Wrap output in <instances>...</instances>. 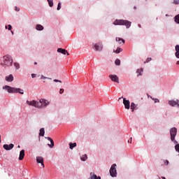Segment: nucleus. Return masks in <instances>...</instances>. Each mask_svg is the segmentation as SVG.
<instances>
[{"label":"nucleus","mask_w":179,"mask_h":179,"mask_svg":"<svg viewBox=\"0 0 179 179\" xmlns=\"http://www.w3.org/2000/svg\"><path fill=\"white\" fill-rule=\"evenodd\" d=\"M110 175L112 177H117V164H113L109 171Z\"/></svg>","instance_id":"6"},{"label":"nucleus","mask_w":179,"mask_h":179,"mask_svg":"<svg viewBox=\"0 0 179 179\" xmlns=\"http://www.w3.org/2000/svg\"><path fill=\"white\" fill-rule=\"evenodd\" d=\"M150 61H152V57H148L144 62V64H148V62H150Z\"/></svg>","instance_id":"33"},{"label":"nucleus","mask_w":179,"mask_h":179,"mask_svg":"<svg viewBox=\"0 0 179 179\" xmlns=\"http://www.w3.org/2000/svg\"><path fill=\"white\" fill-rule=\"evenodd\" d=\"M17 148H20V145H18Z\"/></svg>","instance_id":"53"},{"label":"nucleus","mask_w":179,"mask_h":179,"mask_svg":"<svg viewBox=\"0 0 179 179\" xmlns=\"http://www.w3.org/2000/svg\"><path fill=\"white\" fill-rule=\"evenodd\" d=\"M39 104L41 106V108H45L50 106V101L45 99H41L39 100Z\"/></svg>","instance_id":"7"},{"label":"nucleus","mask_w":179,"mask_h":179,"mask_svg":"<svg viewBox=\"0 0 179 179\" xmlns=\"http://www.w3.org/2000/svg\"><path fill=\"white\" fill-rule=\"evenodd\" d=\"M61 2H59L57 4V10H61Z\"/></svg>","instance_id":"35"},{"label":"nucleus","mask_w":179,"mask_h":179,"mask_svg":"<svg viewBox=\"0 0 179 179\" xmlns=\"http://www.w3.org/2000/svg\"><path fill=\"white\" fill-rule=\"evenodd\" d=\"M24 159V150H22L20 152L19 160H23Z\"/></svg>","instance_id":"21"},{"label":"nucleus","mask_w":179,"mask_h":179,"mask_svg":"<svg viewBox=\"0 0 179 179\" xmlns=\"http://www.w3.org/2000/svg\"><path fill=\"white\" fill-rule=\"evenodd\" d=\"M136 73H137V76H142L143 73V68H141L136 70Z\"/></svg>","instance_id":"20"},{"label":"nucleus","mask_w":179,"mask_h":179,"mask_svg":"<svg viewBox=\"0 0 179 179\" xmlns=\"http://www.w3.org/2000/svg\"><path fill=\"white\" fill-rule=\"evenodd\" d=\"M176 65H179V60L176 62Z\"/></svg>","instance_id":"48"},{"label":"nucleus","mask_w":179,"mask_h":179,"mask_svg":"<svg viewBox=\"0 0 179 179\" xmlns=\"http://www.w3.org/2000/svg\"><path fill=\"white\" fill-rule=\"evenodd\" d=\"M35 29L37 31H43V30H44V27L40 24H37Z\"/></svg>","instance_id":"17"},{"label":"nucleus","mask_w":179,"mask_h":179,"mask_svg":"<svg viewBox=\"0 0 179 179\" xmlns=\"http://www.w3.org/2000/svg\"><path fill=\"white\" fill-rule=\"evenodd\" d=\"M10 31L12 34H15V32H13V31L11 30Z\"/></svg>","instance_id":"49"},{"label":"nucleus","mask_w":179,"mask_h":179,"mask_svg":"<svg viewBox=\"0 0 179 179\" xmlns=\"http://www.w3.org/2000/svg\"><path fill=\"white\" fill-rule=\"evenodd\" d=\"M168 104L171 106V107H176L177 106L178 108H179V100L176 99V101L174 100H169L168 101Z\"/></svg>","instance_id":"9"},{"label":"nucleus","mask_w":179,"mask_h":179,"mask_svg":"<svg viewBox=\"0 0 179 179\" xmlns=\"http://www.w3.org/2000/svg\"><path fill=\"white\" fill-rule=\"evenodd\" d=\"M34 65H37V62H34Z\"/></svg>","instance_id":"52"},{"label":"nucleus","mask_w":179,"mask_h":179,"mask_svg":"<svg viewBox=\"0 0 179 179\" xmlns=\"http://www.w3.org/2000/svg\"><path fill=\"white\" fill-rule=\"evenodd\" d=\"M173 3L175 5H179V0H173Z\"/></svg>","instance_id":"38"},{"label":"nucleus","mask_w":179,"mask_h":179,"mask_svg":"<svg viewBox=\"0 0 179 179\" xmlns=\"http://www.w3.org/2000/svg\"><path fill=\"white\" fill-rule=\"evenodd\" d=\"M163 162H164V165L165 166H169V160H167V159H164L163 160Z\"/></svg>","instance_id":"34"},{"label":"nucleus","mask_w":179,"mask_h":179,"mask_svg":"<svg viewBox=\"0 0 179 179\" xmlns=\"http://www.w3.org/2000/svg\"><path fill=\"white\" fill-rule=\"evenodd\" d=\"M90 179H101V176H97V175L94 174L93 172L90 173Z\"/></svg>","instance_id":"19"},{"label":"nucleus","mask_w":179,"mask_h":179,"mask_svg":"<svg viewBox=\"0 0 179 179\" xmlns=\"http://www.w3.org/2000/svg\"><path fill=\"white\" fill-rule=\"evenodd\" d=\"M134 9H136V6H134Z\"/></svg>","instance_id":"54"},{"label":"nucleus","mask_w":179,"mask_h":179,"mask_svg":"<svg viewBox=\"0 0 179 179\" xmlns=\"http://www.w3.org/2000/svg\"><path fill=\"white\" fill-rule=\"evenodd\" d=\"M123 104L126 110H129V108H131V102L129 101V100L123 98Z\"/></svg>","instance_id":"10"},{"label":"nucleus","mask_w":179,"mask_h":179,"mask_svg":"<svg viewBox=\"0 0 179 179\" xmlns=\"http://www.w3.org/2000/svg\"><path fill=\"white\" fill-rule=\"evenodd\" d=\"M31 76L32 78H36V76H37V74L32 73L31 75Z\"/></svg>","instance_id":"43"},{"label":"nucleus","mask_w":179,"mask_h":179,"mask_svg":"<svg viewBox=\"0 0 179 179\" xmlns=\"http://www.w3.org/2000/svg\"><path fill=\"white\" fill-rule=\"evenodd\" d=\"M170 136L171 142L177 143V141L176 140V136H177V128L172 127L170 129Z\"/></svg>","instance_id":"4"},{"label":"nucleus","mask_w":179,"mask_h":179,"mask_svg":"<svg viewBox=\"0 0 179 179\" xmlns=\"http://www.w3.org/2000/svg\"><path fill=\"white\" fill-rule=\"evenodd\" d=\"M110 79L112 80V82H115V83H120V79L118 78V76L117 75H109Z\"/></svg>","instance_id":"11"},{"label":"nucleus","mask_w":179,"mask_h":179,"mask_svg":"<svg viewBox=\"0 0 179 179\" xmlns=\"http://www.w3.org/2000/svg\"><path fill=\"white\" fill-rule=\"evenodd\" d=\"M122 99H124V97L122 96V97L119 98V100H121Z\"/></svg>","instance_id":"50"},{"label":"nucleus","mask_w":179,"mask_h":179,"mask_svg":"<svg viewBox=\"0 0 179 179\" xmlns=\"http://www.w3.org/2000/svg\"><path fill=\"white\" fill-rule=\"evenodd\" d=\"M175 57H176V58H178L179 59V52L178 51H176Z\"/></svg>","instance_id":"36"},{"label":"nucleus","mask_w":179,"mask_h":179,"mask_svg":"<svg viewBox=\"0 0 179 179\" xmlns=\"http://www.w3.org/2000/svg\"><path fill=\"white\" fill-rule=\"evenodd\" d=\"M36 163L41 164V166L44 168V158L43 157H36Z\"/></svg>","instance_id":"15"},{"label":"nucleus","mask_w":179,"mask_h":179,"mask_svg":"<svg viewBox=\"0 0 179 179\" xmlns=\"http://www.w3.org/2000/svg\"><path fill=\"white\" fill-rule=\"evenodd\" d=\"M64 89H62V88H61L60 90H59V94H62V93H64Z\"/></svg>","instance_id":"42"},{"label":"nucleus","mask_w":179,"mask_h":179,"mask_svg":"<svg viewBox=\"0 0 179 179\" xmlns=\"http://www.w3.org/2000/svg\"><path fill=\"white\" fill-rule=\"evenodd\" d=\"M86 160H87V155L85 154L80 156L81 162H86Z\"/></svg>","instance_id":"24"},{"label":"nucleus","mask_w":179,"mask_h":179,"mask_svg":"<svg viewBox=\"0 0 179 179\" xmlns=\"http://www.w3.org/2000/svg\"><path fill=\"white\" fill-rule=\"evenodd\" d=\"M114 26H125L126 29H129L132 22L127 20H115L113 22Z\"/></svg>","instance_id":"2"},{"label":"nucleus","mask_w":179,"mask_h":179,"mask_svg":"<svg viewBox=\"0 0 179 179\" xmlns=\"http://www.w3.org/2000/svg\"><path fill=\"white\" fill-rule=\"evenodd\" d=\"M116 41H117L119 44H125V40L122 39V38L117 37Z\"/></svg>","instance_id":"22"},{"label":"nucleus","mask_w":179,"mask_h":179,"mask_svg":"<svg viewBox=\"0 0 179 179\" xmlns=\"http://www.w3.org/2000/svg\"><path fill=\"white\" fill-rule=\"evenodd\" d=\"M69 148L72 150L73 148H76V143H69Z\"/></svg>","instance_id":"27"},{"label":"nucleus","mask_w":179,"mask_h":179,"mask_svg":"<svg viewBox=\"0 0 179 179\" xmlns=\"http://www.w3.org/2000/svg\"><path fill=\"white\" fill-rule=\"evenodd\" d=\"M137 107H138V105L135 104V103H134V102L131 103L130 108H131L132 113H134V111H135V110H138Z\"/></svg>","instance_id":"18"},{"label":"nucleus","mask_w":179,"mask_h":179,"mask_svg":"<svg viewBox=\"0 0 179 179\" xmlns=\"http://www.w3.org/2000/svg\"><path fill=\"white\" fill-rule=\"evenodd\" d=\"M41 79H47V77L44 76H41Z\"/></svg>","instance_id":"44"},{"label":"nucleus","mask_w":179,"mask_h":179,"mask_svg":"<svg viewBox=\"0 0 179 179\" xmlns=\"http://www.w3.org/2000/svg\"><path fill=\"white\" fill-rule=\"evenodd\" d=\"M5 29H6V30L8 29L10 31H12L13 27H12V25L8 24V25H6L5 26Z\"/></svg>","instance_id":"32"},{"label":"nucleus","mask_w":179,"mask_h":179,"mask_svg":"<svg viewBox=\"0 0 179 179\" xmlns=\"http://www.w3.org/2000/svg\"><path fill=\"white\" fill-rule=\"evenodd\" d=\"M148 98L150 97V99H152V100H153V99H154L152 96H150V95H149V94H148Z\"/></svg>","instance_id":"46"},{"label":"nucleus","mask_w":179,"mask_h":179,"mask_svg":"<svg viewBox=\"0 0 179 179\" xmlns=\"http://www.w3.org/2000/svg\"><path fill=\"white\" fill-rule=\"evenodd\" d=\"M45 139H47L48 141H50V144H48V146L50 148L52 149V148H54V146H55V144L54 143V140H52V138H51V137H45Z\"/></svg>","instance_id":"12"},{"label":"nucleus","mask_w":179,"mask_h":179,"mask_svg":"<svg viewBox=\"0 0 179 179\" xmlns=\"http://www.w3.org/2000/svg\"><path fill=\"white\" fill-rule=\"evenodd\" d=\"M57 52H59L60 54H63V55H69V53H68V51L64 48H57Z\"/></svg>","instance_id":"16"},{"label":"nucleus","mask_w":179,"mask_h":179,"mask_svg":"<svg viewBox=\"0 0 179 179\" xmlns=\"http://www.w3.org/2000/svg\"><path fill=\"white\" fill-rule=\"evenodd\" d=\"M0 65L3 68L9 69L13 65V58L10 55H6L0 59Z\"/></svg>","instance_id":"1"},{"label":"nucleus","mask_w":179,"mask_h":179,"mask_svg":"<svg viewBox=\"0 0 179 179\" xmlns=\"http://www.w3.org/2000/svg\"><path fill=\"white\" fill-rule=\"evenodd\" d=\"M53 82H55L56 83H62V81H61L59 80H57V79L53 80Z\"/></svg>","instance_id":"39"},{"label":"nucleus","mask_w":179,"mask_h":179,"mask_svg":"<svg viewBox=\"0 0 179 179\" xmlns=\"http://www.w3.org/2000/svg\"><path fill=\"white\" fill-rule=\"evenodd\" d=\"M26 103L27 104H28V106H32L36 108H41V106L40 105V103L36 100L27 101Z\"/></svg>","instance_id":"5"},{"label":"nucleus","mask_w":179,"mask_h":179,"mask_svg":"<svg viewBox=\"0 0 179 179\" xmlns=\"http://www.w3.org/2000/svg\"><path fill=\"white\" fill-rule=\"evenodd\" d=\"M0 143H1V135H0Z\"/></svg>","instance_id":"55"},{"label":"nucleus","mask_w":179,"mask_h":179,"mask_svg":"<svg viewBox=\"0 0 179 179\" xmlns=\"http://www.w3.org/2000/svg\"><path fill=\"white\" fill-rule=\"evenodd\" d=\"M45 134V130L44 129V128H41L39 130V136H44Z\"/></svg>","instance_id":"23"},{"label":"nucleus","mask_w":179,"mask_h":179,"mask_svg":"<svg viewBox=\"0 0 179 179\" xmlns=\"http://www.w3.org/2000/svg\"><path fill=\"white\" fill-rule=\"evenodd\" d=\"M103 43L101 42H98L94 45V48L95 51H99V52L103 51Z\"/></svg>","instance_id":"8"},{"label":"nucleus","mask_w":179,"mask_h":179,"mask_svg":"<svg viewBox=\"0 0 179 179\" xmlns=\"http://www.w3.org/2000/svg\"><path fill=\"white\" fill-rule=\"evenodd\" d=\"M13 65L16 70L20 69V64L18 62H14Z\"/></svg>","instance_id":"28"},{"label":"nucleus","mask_w":179,"mask_h":179,"mask_svg":"<svg viewBox=\"0 0 179 179\" xmlns=\"http://www.w3.org/2000/svg\"><path fill=\"white\" fill-rule=\"evenodd\" d=\"M152 100L155 101V103H160V100L157 98H154Z\"/></svg>","instance_id":"37"},{"label":"nucleus","mask_w":179,"mask_h":179,"mask_svg":"<svg viewBox=\"0 0 179 179\" xmlns=\"http://www.w3.org/2000/svg\"><path fill=\"white\" fill-rule=\"evenodd\" d=\"M138 27L140 29L142 28V25H141V24H138Z\"/></svg>","instance_id":"47"},{"label":"nucleus","mask_w":179,"mask_h":179,"mask_svg":"<svg viewBox=\"0 0 179 179\" xmlns=\"http://www.w3.org/2000/svg\"><path fill=\"white\" fill-rule=\"evenodd\" d=\"M162 179H166L165 177H162Z\"/></svg>","instance_id":"51"},{"label":"nucleus","mask_w":179,"mask_h":179,"mask_svg":"<svg viewBox=\"0 0 179 179\" xmlns=\"http://www.w3.org/2000/svg\"><path fill=\"white\" fill-rule=\"evenodd\" d=\"M175 145V150L176 152H178L179 153V143L178 141H176V143H174Z\"/></svg>","instance_id":"29"},{"label":"nucleus","mask_w":179,"mask_h":179,"mask_svg":"<svg viewBox=\"0 0 179 179\" xmlns=\"http://www.w3.org/2000/svg\"><path fill=\"white\" fill-rule=\"evenodd\" d=\"M47 1H48V3L50 8H52V6H54L53 0H47Z\"/></svg>","instance_id":"30"},{"label":"nucleus","mask_w":179,"mask_h":179,"mask_svg":"<svg viewBox=\"0 0 179 179\" xmlns=\"http://www.w3.org/2000/svg\"><path fill=\"white\" fill-rule=\"evenodd\" d=\"M15 78L13 77V74H10L8 76H6L5 77V80L8 83H12L13 80H14Z\"/></svg>","instance_id":"14"},{"label":"nucleus","mask_w":179,"mask_h":179,"mask_svg":"<svg viewBox=\"0 0 179 179\" xmlns=\"http://www.w3.org/2000/svg\"><path fill=\"white\" fill-rule=\"evenodd\" d=\"M15 12H19L20 10V8H18L17 6H15Z\"/></svg>","instance_id":"41"},{"label":"nucleus","mask_w":179,"mask_h":179,"mask_svg":"<svg viewBox=\"0 0 179 179\" xmlns=\"http://www.w3.org/2000/svg\"><path fill=\"white\" fill-rule=\"evenodd\" d=\"M175 51H178L179 52V45H176L175 46Z\"/></svg>","instance_id":"40"},{"label":"nucleus","mask_w":179,"mask_h":179,"mask_svg":"<svg viewBox=\"0 0 179 179\" xmlns=\"http://www.w3.org/2000/svg\"><path fill=\"white\" fill-rule=\"evenodd\" d=\"M173 20L175 23H176V24H179V14L175 15V17H173Z\"/></svg>","instance_id":"25"},{"label":"nucleus","mask_w":179,"mask_h":179,"mask_svg":"<svg viewBox=\"0 0 179 179\" xmlns=\"http://www.w3.org/2000/svg\"><path fill=\"white\" fill-rule=\"evenodd\" d=\"M115 65H117V66H120V65H121V60H120V59H116L115 61Z\"/></svg>","instance_id":"31"},{"label":"nucleus","mask_w":179,"mask_h":179,"mask_svg":"<svg viewBox=\"0 0 179 179\" xmlns=\"http://www.w3.org/2000/svg\"><path fill=\"white\" fill-rule=\"evenodd\" d=\"M128 142L132 143V137L130 138V140H129Z\"/></svg>","instance_id":"45"},{"label":"nucleus","mask_w":179,"mask_h":179,"mask_svg":"<svg viewBox=\"0 0 179 179\" xmlns=\"http://www.w3.org/2000/svg\"><path fill=\"white\" fill-rule=\"evenodd\" d=\"M4 90H6L8 93H20V94H24V90L20 88H16L13 87H10L9 85H5L3 87Z\"/></svg>","instance_id":"3"},{"label":"nucleus","mask_w":179,"mask_h":179,"mask_svg":"<svg viewBox=\"0 0 179 179\" xmlns=\"http://www.w3.org/2000/svg\"><path fill=\"white\" fill-rule=\"evenodd\" d=\"M113 52H115V54H120V52H122V48H117L116 50H113Z\"/></svg>","instance_id":"26"},{"label":"nucleus","mask_w":179,"mask_h":179,"mask_svg":"<svg viewBox=\"0 0 179 179\" xmlns=\"http://www.w3.org/2000/svg\"><path fill=\"white\" fill-rule=\"evenodd\" d=\"M3 148L5 150H12V148H15V145H13V143H10V145L4 144Z\"/></svg>","instance_id":"13"}]
</instances>
